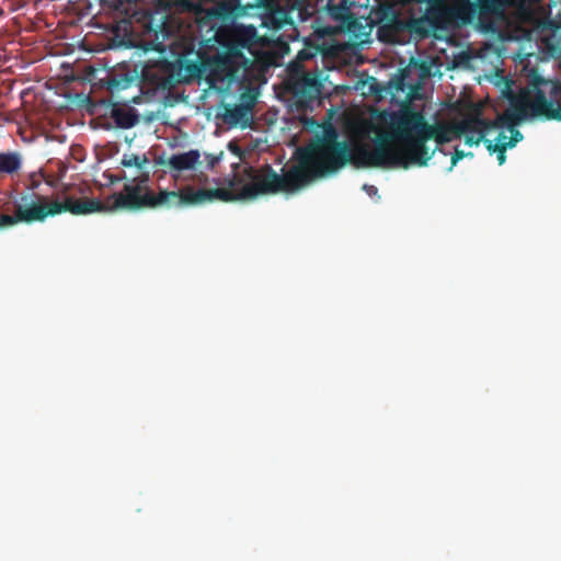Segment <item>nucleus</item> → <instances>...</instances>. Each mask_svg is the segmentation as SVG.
I'll use <instances>...</instances> for the list:
<instances>
[{"label": "nucleus", "mask_w": 561, "mask_h": 561, "mask_svg": "<svg viewBox=\"0 0 561 561\" xmlns=\"http://www.w3.org/2000/svg\"><path fill=\"white\" fill-rule=\"evenodd\" d=\"M481 124L482 106L476 103L470 105L462 119L435 124H430L423 112L404 105L391 114L389 133L378 137L373 151H363L362 154L375 165L424 167L435 153L426 146L428 140L444 145L465 136L466 145H479L483 140Z\"/></svg>", "instance_id": "obj_1"}, {"label": "nucleus", "mask_w": 561, "mask_h": 561, "mask_svg": "<svg viewBox=\"0 0 561 561\" xmlns=\"http://www.w3.org/2000/svg\"><path fill=\"white\" fill-rule=\"evenodd\" d=\"M282 171L284 173L278 174L270 164L260 168L247 167L243 172L250 182L242 186L239 194H234L229 188L195 190L192 185H186L178 191H162L157 195L148 192L140 196L138 195L139 187L130 186L128 195L122 199L125 205L130 207L184 208L211 203L215 199L233 202L255 198L260 195L294 193L304 186V174L300 167L294 164L288 170L283 168Z\"/></svg>", "instance_id": "obj_2"}, {"label": "nucleus", "mask_w": 561, "mask_h": 561, "mask_svg": "<svg viewBox=\"0 0 561 561\" xmlns=\"http://www.w3.org/2000/svg\"><path fill=\"white\" fill-rule=\"evenodd\" d=\"M363 151H373L365 147H358L355 151L346 141L335 138H323L296 151L297 167L304 174V185L314 178H322L343 168L346 163L356 167L385 168L386 165L369 164L362 154Z\"/></svg>", "instance_id": "obj_3"}, {"label": "nucleus", "mask_w": 561, "mask_h": 561, "mask_svg": "<svg viewBox=\"0 0 561 561\" xmlns=\"http://www.w3.org/2000/svg\"><path fill=\"white\" fill-rule=\"evenodd\" d=\"M43 179H45V173L43 171L33 172L30 174L28 184L26 186L30 192L21 194L20 197L14 202V213L12 215L16 213V207L22 204L21 198L25 195L32 196V202L30 204L43 205L48 208H54V204L59 206L60 211L48 214L46 218L67 211L72 215H87L103 210V203L96 198L76 199L72 196H66L64 202H59L58 199L49 201L47 196L37 193L41 184L43 183Z\"/></svg>", "instance_id": "obj_4"}, {"label": "nucleus", "mask_w": 561, "mask_h": 561, "mask_svg": "<svg viewBox=\"0 0 561 561\" xmlns=\"http://www.w3.org/2000/svg\"><path fill=\"white\" fill-rule=\"evenodd\" d=\"M122 165L126 168L136 167L138 171H140V174L133 178L128 183H125L123 191L119 193H114L108 197V203L111 204L105 205L103 204V210H111V209H128V210H139L144 208H148V206H141V207H130L128 205L124 204V201L122 197H125L128 195V188L130 186H138L140 192L138 195H144L145 193H152L154 195L159 194L162 191H168L167 188H160L158 192L152 191L148 186V182L150 179L149 172L144 171V168L149 163V159L146 154L139 156V154H124L122 159ZM158 207H149V209H157ZM168 209L167 207H164Z\"/></svg>", "instance_id": "obj_5"}, {"label": "nucleus", "mask_w": 561, "mask_h": 561, "mask_svg": "<svg viewBox=\"0 0 561 561\" xmlns=\"http://www.w3.org/2000/svg\"><path fill=\"white\" fill-rule=\"evenodd\" d=\"M219 43L224 48L231 51L244 62H249L251 57H255L262 46V38L259 36L253 25L232 26L218 33Z\"/></svg>", "instance_id": "obj_6"}, {"label": "nucleus", "mask_w": 561, "mask_h": 561, "mask_svg": "<svg viewBox=\"0 0 561 561\" xmlns=\"http://www.w3.org/2000/svg\"><path fill=\"white\" fill-rule=\"evenodd\" d=\"M515 4V0H476L467 1L457 8L459 19L470 23L476 16L481 21L490 18H502L505 11Z\"/></svg>", "instance_id": "obj_7"}, {"label": "nucleus", "mask_w": 561, "mask_h": 561, "mask_svg": "<svg viewBox=\"0 0 561 561\" xmlns=\"http://www.w3.org/2000/svg\"><path fill=\"white\" fill-rule=\"evenodd\" d=\"M22 204L16 207L14 215L2 214L0 216V228L12 227L20 222L32 224L36 221H44L48 214L60 211L59 206L53 205L54 208H48L43 205L30 204L32 202L31 195H25L21 198Z\"/></svg>", "instance_id": "obj_8"}, {"label": "nucleus", "mask_w": 561, "mask_h": 561, "mask_svg": "<svg viewBox=\"0 0 561 561\" xmlns=\"http://www.w3.org/2000/svg\"><path fill=\"white\" fill-rule=\"evenodd\" d=\"M527 112L524 106H515L514 111H506L503 114L496 116L495 119L490 121L482 116L481 134L483 137L494 129L506 127L511 133L510 140L505 144L508 148L515 147V145L523 139L522 133L516 129V125L526 118Z\"/></svg>", "instance_id": "obj_9"}, {"label": "nucleus", "mask_w": 561, "mask_h": 561, "mask_svg": "<svg viewBox=\"0 0 561 561\" xmlns=\"http://www.w3.org/2000/svg\"><path fill=\"white\" fill-rule=\"evenodd\" d=\"M244 60L232 55L231 51L224 48L221 54H218L207 61L208 81L214 84L216 82L232 81L236 77L238 68L245 65Z\"/></svg>", "instance_id": "obj_10"}, {"label": "nucleus", "mask_w": 561, "mask_h": 561, "mask_svg": "<svg viewBox=\"0 0 561 561\" xmlns=\"http://www.w3.org/2000/svg\"><path fill=\"white\" fill-rule=\"evenodd\" d=\"M516 106H524L527 115L533 117L561 121V105L548 100L546 93L537 87L531 100H525Z\"/></svg>", "instance_id": "obj_11"}, {"label": "nucleus", "mask_w": 561, "mask_h": 561, "mask_svg": "<svg viewBox=\"0 0 561 561\" xmlns=\"http://www.w3.org/2000/svg\"><path fill=\"white\" fill-rule=\"evenodd\" d=\"M321 81L317 73L305 71L297 75L290 82L293 94L302 103H309L318 99L321 92Z\"/></svg>", "instance_id": "obj_12"}, {"label": "nucleus", "mask_w": 561, "mask_h": 561, "mask_svg": "<svg viewBox=\"0 0 561 561\" xmlns=\"http://www.w3.org/2000/svg\"><path fill=\"white\" fill-rule=\"evenodd\" d=\"M144 35L153 50L163 53L167 48L165 41L172 35V27L165 16L156 20L150 15L145 24Z\"/></svg>", "instance_id": "obj_13"}, {"label": "nucleus", "mask_w": 561, "mask_h": 561, "mask_svg": "<svg viewBox=\"0 0 561 561\" xmlns=\"http://www.w3.org/2000/svg\"><path fill=\"white\" fill-rule=\"evenodd\" d=\"M408 31V20L402 19L397 13L389 23L378 26V38L386 43H396L399 35Z\"/></svg>", "instance_id": "obj_14"}, {"label": "nucleus", "mask_w": 561, "mask_h": 561, "mask_svg": "<svg viewBox=\"0 0 561 561\" xmlns=\"http://www.w3.org/2000/svg\"><path fill=\"white\" fill-rule=\"evenodd\" d=\"M201 153L196 149L188 150L186 152L172 154L168 161L167 165L176 172H182L186 170H192L199 162Z\"/></svg>", "instance_id": "obj_15"}, {"label": "nucleus", "mask_w": 561, "mask_h": 561, "mask_svg": "<svg viewBox=\"0 0 561 561\" xmlns=\"http://www.w3.org/2000/svg\"><path fill=\"white\" fill-rule=\"evenodd\" d=\"M251 104H237L233 106L226 105L224 112V121L229 125L237 126L241 124L248 126L250 121Z\"/></svg>", "instance_id": "obj_16"}, {"label": "nucleus", "mask_w": 561, "mask_h": 561, "mask_svg": "<svg viewBox=\"0 0 561 561\" xmlns=\"http://www.w3.org/2000/svg\"><path fill=\"white\" fill-rule=\"evenodd\" d=\"M23 157L19 151L0 152V174L13 175L22 169Z\"/></svg>", "instance_id": "obj_17"}, {"label": "nucleus", "mask_w": 561, "mask_h": 561, "mask_svg": "<svg viewBox=\"0 0 561 561\" xmlns=\"http://www.w3.org/2000/svg\"><path fill=\"white\" fill-rule=\"evenodd\" d=\"M111 117L121 128H131L139 121L138 115L133 107L124 106H114L112 108Z\"/></svg>", "instance_id": "obj_18"}, {"label": "nucleus", "mask_w": 561, "mask_h": 561, "mask_svg": "<svg viewBox=\"0 0 561 561\" xmlns=\"http://www.w3.org/2000/svg\"><path fill=\"white\" fill-rule=\"evenodd\" d=\"M398 13L394 5L388 1L381 2L373 10V20L380 26L389 23L391 19Z\"/></svg>", "instance_id": "obj_19"}, {"label": "nucleus", "mask_w": 561, "mask_h": 561, "mask_svg": "<svg viewBox=\"0 0 561 561\" xmlns=\"http://www.w3.org/2000/svg\"><path fill=\"white\" fill-rule=\"evenodd\" d=\"M135 81L134 77L126 76H112L108 75L105 81L106 89L112 93H117L122 90L128 89Z\"/></svg>", "instance_id": "obj_20"}, {"label": "nucleus", "mask_w": 561, "mask_h": 561, "mask_svg": "<svg viewBox=\"0 0 561 561\" xmlns=\"http://www.w3.org/2000/svg\"><path fill=\"white\" fill-rule=\"evenodd\" d=\"M408 32L424 38L431 34L432 28L428 26L427 19L422 15L408 19Z\"/></svg>", "instance_id": "obj_21"}, {"label": "nucleus", "mask_w": 561, "mask_h": 561, "mask_svg": "<svg viewBox=\"0 0 561 561\" xmlns=\"http://www.w3.org/2000/svg\"><path fill=\"white\" fill-rule=\"evenodd\" d=\"M423 15L427 19L428 26L432 31H435L443 24L445 13L443 9L433 7L427 9Z\"/></svg>", "instance_id": "obj_22"}, {"label": "nucleus", "mask_w": 561, "mask_h": 561, "mask_svg": "<svg viewBox=\"0 0 561 561\" xmlns=\"http://www.w3.org/2000/svg\"><path fill=\"white\" fill-rule=\"evenodd\" d=\"M481 142L484 144L485 148L490 153L497 154V161L500 165L504 164V162L506 161V150L508 148L505 144H493V141L486 139L485 136L483 137V140H481Z\"/></svg>", "instance_id": "obj_23"}, {"label": "nucleus", "mask_w": 561, "mask_h": 561, "mask_svg": "<svg viewBox=\"0 0 561 561\" xmlns=\"http://www.w3.org/2000/svg\"><path fill=\"white\" fill-rule=\"evenodd\" d=\"M187 71L192 76H201L204 70H207V62L206 64H197V62H190L186 66Z\"/></svg>", "instance_id": "obj_24"}, {"label": "nucleus", "mask_w": 561, "mask_h": 561, "mask_svg": "<svg viewBox=\"0 0 561 561\" xmlns=\"http://www.w3.org/2000/svg\"><path fill=\"white\" fill-rule=\"evenodd\" d=\"M332 15L335 19H339V20H342V21H347L348 25H350L351 21H353V16H352V14L350 12L342 11V9H339V8H333L332 9Z\"/></svg>", "instance_id": "obj_25"}, {"label": "nucleus", "mask_w": 561, "mask_h": 561, "mask_svg": "<svg viewBox=\"0 0 561 561\" xmlns=\"http://www.w3.org/2000/svg\"><path fill=\"white\" fill-rule=\"evenodd\" d=\"M467 156L473 157V153H471V152L465 153L462 150L455 149V152L453 153V157H451V167H450V169L453 167H455L458 161L462 160Z\"/></svg>", "instance_id": "obj_26"}, {"label": "nucleus", "mask_w": 561, "mask_h": 561, "mask_svg": "<svg viewBox=\"0 0 561 561\" xmlns=\"http://www.w3.org/2000/svg\"><path fill=\"white\" fill-rule=\"evenodd\" d=\"M317 51H318V48H314V51H311L309 49H301L298 53L297 58L301 61H305V60H308V59H311L312 57H314Z\"/></svg>", "instance_id": "obj_27"}, {"label": "nucleus", "mask_w": 561, "mask_h": 561, "mask_svg": "<svg viewBox=\"0 0 561 561\" xmlns=\"http://www.w3.org/2000/svg\"><path fill=\"white\" fill-rule=\"evenodd\" d=\"M43 182H45L48 186L56 188L59 181L58 179L45 173V179H43Z\"/></svg>", "instance_id": "obj_28"}, {"label": "nucleus", "mask_w": 561, "mask_h": 561, "mask_svg": "<svg viewBox=\"0 0 561 561\" xmlns=\"http://www.w3.org/2000/svg\"><path fill=\"white\" fill-rule=\"evenodd\" d=\"M207 164L210 169H213L220 160V157L214 156V154H207Z\"/></svg>", "instance_id": "obj_29"}, {"label": "nucleus", "mask_w": 561, "mask_h": 561, "mask_svg": "<svg viewBox=\"0 0 561 561\" xmlns=\"http://www.w3.org/2000/svg\"><path fill=\"white\" fill-rule=\"evenodd\" d=\"M506 139H507V136H506L505 131L502 130L499 133L497 137L495 138L494 144H506L507 142Z\"/></svg>", "instance_id": "obj_30"}, {"label": "nucleus", "mask_w": 561, "mask_h": 561, "mask_svg": "<svg viewBox=\"0 0 561 561\" xmlns=\"http://www.w3.org/2000/svg\"><path fill=\"white\" fill-rule=\"evenodd\" d=\"M364 190L369 194V195H375L377 194V187L374 186V185H367L365 184L364 185Z\"/></svg>", "instance_id": "obj_31"}, {"label": "nucleus", "mask_w": 561, "mask_h": 561, "mask_svg": "<svg viewBox=\"0 0 561 561\" xmlns=\"http://www.w3.org/2000/svg\"><path fill=\"white\" fill-rule=\"evenodd\" d=\"M538 83H545V84H547V83H548V81H545V79H537V80H536V84H538Z\"/></svg>", "instance_id": "obj_32"}, {"label": "nucleus", "mask_w": 561, "mask_h": 561, "mask_svg": "<svg viewBox=\"0 0 561 561\" xmlns=\"http://www.w3.org/2000/svg\"><path fill=\"white\" fill-rule=\"evenodd\" d=\"M322 33H323V34H331L332 32H331V31H329V30H324Z\"/></svg>", "instance_id": "obj_33"}]
</instances>
